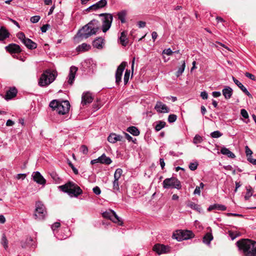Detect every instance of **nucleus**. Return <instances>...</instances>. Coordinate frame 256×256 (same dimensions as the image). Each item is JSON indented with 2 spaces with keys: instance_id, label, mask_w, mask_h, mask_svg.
<instances>
[{
  "instance_id": "10",
  "label": "nucleus",
  "mask_w": 256,
  "mask_h": 256,
  "mask_svg": "<svg viewBox=\"0 0 256 256\" xmlns=\"http://www.w3.org/2000/svg\"><path fill=\"white\" fill-rule=\"evenodd\" d=\"M103 217L110 219L113 222L118 224L119 225L122 226L123 224L120 218L118 216L116 212L112 210H109L102 213Z\"/></svg>"
},
{
  "instance_id": "39",
  "label": "nucleus",
  "mask_w": 256,
  "mask_h": 256,
  "mask_svg": "<svg viewBox=\"0 0 256 256\" xmlns=\"http://www.w3.org/2000/svg\"><path fill=\"white\" fill-rule=\"evenodd\" d=\"M202 137L198 134H196L193 140V142L194 144H198L201 143L202 142Z\"/></svg>"
},
{
  "instance_id": "16",
  "label": "nucleus",
  "mask_w": 256,
  "mask_h": 256,
  "mask_svg": "<svg viewBox=\"0 0 256 256\" xmlns=\"http://www.w3.org/2000/svg\"><path fill=\"white\" fill-rule=\"evenodd\" d=\"M107 4L106 0H100L92 4L87 8V10L90 11V10H96L99 8H101L106 6Z\"/></svg>"
},
{
  "instance_id": "37",
  "label": "nucleus",
  "mask_w": 256,
  "mask_h": 256,
  "mask_svg": "<svg viewBox=\"0 0 256 256\" xmlns=\"http://www.w3.org/2000/svg\"><path fill=\"white\" fill-rule=\"evenodd\" d=\"M113 184V192L114 193H116L120 191V186H119V181L118 180H114L112 182Z\"/></svg>"
},
{
  "instance_id": "44",
  "label": "nucleus",
  "mask_w": 256,
  "mask_h": 256,
  "mask_svg": "<svg viewBox=\"0 0 256 256\" xmlns=\"http://www.w3.org/2000/svg\"><path fill=\"white\" fill-rule=\"evenodd\" d=\"M177 118V116L174 114H170L168 117V122L170 123L174 122Z\"/></svg>"
},
{
  "instance_id": "46",
  "label": "nucleus",
  "mask_w": 256,
  "mask_h": 256,
  "mask_svg": "<svg viewBox=\"0 0 256 256\" xmlns=\"http://www.w3.org/2000/svg\"><path fill=\"white\" fill-rule=\"evenodd\" d=\"M198 164L196 162L190 163L189 168L192 170H196L198 168Z\"/></svg>"
},
{
  "instance_id": "57",
  "label": "nucleus",
  "mask_w": 256,
  "mask_h": 256,
  "mask_svg": "<svg viewBox=\"0 0 256 256\" xmlns=\"http://www.w3.org/2000/svg\"><path fill=\"white\" fill-rule=\"evenodd\" d=\"M69 165L71 167L72 169V170L74 172L77 174H78V170L74 166V165L72 164V162H69Z\"/></svg>"
},
{
  "instance_id": "45",
  "label": "nucleus",
  "mask_w": 256,
  "mask_h": 256,
  "mask_svg": "<svg viewBox=\"0 0 256 256\" xmlns=\"http://www.w3.org/2000/svg\"><path fill=\"white\" fill-rule=\"evenodd\" d=\"M40 18V16H34L31 17L30 20L32 23H36L38 22Z\"/></svg>"
},
{
  "instance_id": "15",
  "label": "nucleus",
  "mask_w": 256,
  "mask_h": 256,
  "mask_svg": "<svg viewBox=\"0 0 256 256\" xmlns=\"http://www.w3.org/2000/svg\"><path fill=\"white\" fill-rule=\"evenodd\" d=\"M78 70V68L74 66H72L70 68V73L68 76V82L72 85L75 78L76 74Z\"/></svg>"
},
{
  "instance_id": "32",
  "label": "nucleus",
  "mask_w": 256,
  "mask_h": 256,
  "mask_svg": "<svg viewBox=\"0 0 256 256\" xmlns=\"http://www.w3.org/2000/svg\"><path fill=\"white\" fill-rule=\"evenodd\" d=\"M90 46L89 44L86 43H83L80 45H79L76 48V50L78 52H84L88 50L90 48Z\"/></svg>"
},
{
  "instance_id": "2",
  "label": "nucleus",
  "mask_w": 256,
  "mask_h": 256,
  "mask_svg": "<svg viewBox=\"0 0 256 256\" xmlns=\"http://www.w3.org/2000/svg\"><path fill=\"white\" fill-rule=\"evenodd\" d=\"M236 245L244 256H256V242L241 239L236 242Z\"/></svg>"
},
{
  "instance_id": "48",
  "label": "nucleus",
  "mask_w": 256,
  "mask_h": 256,
  "mask_svg": "<svg viewBox=\"0 0 256 256\" xmlns=\"http://www.w3.org/2000/svg\"><path fill=\"white\" fill-rule=\"evenodd\" d=\"M240 114L244 118H248V113L245 109H242L240 110Z\"/></svg>"
},
{
  "instance_id": "21",
  "label": "nucleus",
  "mask_w": 256,
  "mask_h": 256,
  "mask_svg": "<svg viewBox=\"0 0 256 256\" xmlns=\"http://www.w3.org/2000/svg\"><path fill=\"white\" fill-rule=\"evenodd\" d=\"M17 92V90L15 88H11L7 91L5 98L7 100H10L16 96Z\"/></svg>"
},
{
  "instance_id": "53",
  "label": "nucleus",
  "mask_w": 256,
  "mask_h": 256,
  "mask_svg": "<svg viewBox=\"0 0 256 256\" xmlns=\"http://www.w3.org/2000/svg\"><path fill=\"white\" fill-rule=\"evenodd\" d=\"M60 224L58 222H54L52 226V229L54 231L57 228H58L60 227Z\"/></svg>"
},
{
  "instance_id": "42",
  "label": "nucleus",
  "mask_w": 256,
  "mask_h": 256,
  "mask_svg": "<svg viewBox=\"0 0 256 256\" xmlns=\"http://www.w3.org/2000/svg\"><path fill=\"white\" fill-rule=\"evenodd\" d=\"M130 70H126L125 72L124 76V84H126L129 80L130 78Z\"/></svg>"
},
{
  "instance_id": "63",
  "label": "nucleus",
  "mask_w": 256,
  "mask_h": 256,
  "mask_svg": "<svg viewBox=\"0 0 256 256\" xmlns=\"http://www.w3.org/2000/svg\"><path fill=\"white\" fill-rule=\"evenodd\" d=\"M14 122L11 120H8L6 122V126H12L14 124Z\"/></svg>"
},
{
  "instance_id": "17",
  "label": "nucleus",
  "mask_w": 256,
  "mask_h": 256,
  "mask_svg": "<svg viewBox=\"0 0 256 256\" xmlns=\"http://www.w3.org/2000/svg\"><path fill=\"white\" fill-rule=\"evenodd\" d=\"M6 50L10 53H19L21 52L20 46L15 44H11L6 46Z\"/></svg>"
},
{
  "instance_id": "3",
  "label": "nucleus",
  "mask_w": 256,
  "mask_h": 256,
  "mask_svg": "<svg viewBox=\"0 0 256 256\" xmlns=\"http://www.w3.org/2000/svg\"><path fill=\"white\" fill-rule=\"evenodd\" d=\"M58 76L57 72L51 69L44 70L41 74L38 82L40 87H46L52 84Z\"/></svg>"
},
{
  "instance_id": "29",
  "label": "nucleus",
  "mask_w": 256,
  "mask_h": 256,
  "mask_svg": "<svg viewBox=\"0 0 256 256\" xmlns=\"http://www.w3.org/2000/svg\"><path fill=\"white\" fill-rule=\"evenodd\" d=\"M100 163L102 164H110L112 162L111 159L106 156L105 154H102L100 156Z\"/></svg>"
},
{
  "instance_id": "51",
  "label": "nucleus",
  "mask_w": 256,
  "mask_h": 256,
  "mask_svg": "<svg viewBox=\"0 0 256 256\" xmlns=\"http://www.w3.org/2000/svg\"><path fill=\"white\" fill-rule=\"evenodd\" d=\"M174 52L170 48L165 49L162 51V54H166L168 56H170Z\"/></svg>"
},
{
  "instance_id": "8",
  "label": "nucleus",
  "mask_w": 256,
  "mask_h": 256,
  "mask_svg": "<svg viewBox=\"0 0 256 256\" xmlns=\"http://www.w3.org/2000/svg\"><path fill=\"white\" fill-rule=\"evenodd\" d=\"M100 16H104L102 20V30L104 32L108 31L111 26L113 20V16L110 14H100Z\"/></svg>"
},
{
  "instance_id": "62",
  "label": "nucleus",
  "mask_w": 256,
  "mask_h": 256,
  "mask_svg": "<svg viewBox=\"0 0 256 256\" xmlns=\"http://www.w3.org/2000/svg\"><path fill=\"white\" fill-rule=\"evenodd\" d=\"M26 177V174H18L17 176H16V178L18 179H22L24 180L25 178Z\"/></svg>"
},
{
  "instance_id": "41",
  "label": "nucleus",
  "mask_w": 256,
  "mask_h": 256,
  "mask_svg": "<svg viewBox=\"0 0 256 256\" xmlns=\"http://www.w3.org/2000/svg\"><path fill=\"white\" fill-rule=\"evenodd\" d=\"M222 134L221 133L220 131L216 130L214 131V132H212L210 134V136L212 138H218L222 136Z\"/></svg>"
},
{
  "instance_id": "43",
  "label": "nucleus",
  "mask_w": 256,
  "mask_h": 256,
  "mask_svg": "<svg viewBox=\"0 0 256 256\" xmlns=\"http://www.w3.org/2000/svg\"><path fill=\"white\" fill-rule=\"evenodd\" d=\"M17 38L20 40V41L23 42L25 40H26L27 38L26 37L25 34L24 33L20 32L17 34L16 35Z\"/></svg>"
},
{
  "instance_id": "24",
  "label": "nucleus",
  "mask_w": 256,
  "mask_h": 256,
  "mask_svg": "<svg viewBox=\"0 0 256 256\" xmlns=\"http://www.w3.org/2000/svg\"><path fill=\"white\" fill-rule=\"evenodd\" d=\"M119 40L120 44L123 46H126L128 43V38H127V32L123 31L122 32H121Z\"/></svg>"
},
{
  "instance_id": "58",
  "label": "nucleus",
  "mask_w": 256,
  "mask_h": 256,
  "mask_svg": "<svg viewBox=\"0 0 256 256\" xmlns=\"http://www.w3.org/2000/svg\"><path fill=\"white\" fill-rule=\"evenodd\" d=\"M245 76L250 78V79L252 80H254V78H255V76H254V75L249 73V72H246L245 74Z\"/></svg>"
},
{
  "instance_id": "27",
  "label": "nucleus",
  "mask_w": 256,
  "mask_h": 256,
  "mask_svg": "<svg viewBox=\"0 0 256 256\" xmlns=\"http://www.w3.org/2000/svg\"><path fill=\"white\" fill-rule=\"evenodd\" d=\"M10 34L8 31L4 28H0V40H3L9 37Z\"/></svg>"
},
{
  "instance_id": "50",
  "label": "nucleus",
  "mask_w": 256,
  "mask_h": 256,
  "mask_svg": "<svg viewBox=\"0 0 256 256\" xmlns=\"http://www.w3.org/2000/svg\"><path fill=\"white\" fill-rule=\"evenodd\" d=\"M245 148H246V156L251 158L252 154V152L248 148V146H246Z\"/></svg>"
},
{
  "instance_id": "49",
  "label": "nucleus",
  "mask_w": 256,
  "mask_h": 256,
  "mask_svg": "<svg viewBox=\"0 0 256 256\" xmlns=\"http://www.w3.org/2000/svg\"><path fill=\"white\" fill-rule=\"evenodd\" d=\"M126 138L129 142L132 141L134 143H136V139H134L129 134L124 132Z\"/></svg>"
},
{
  "instance_id": "31",
  "label": "nucleus",
  "mask_w": 256,
  "mask_h": 256,
  "mask_svg": "<svg viewBox=\"0 0 256 256\" xmlns=\"http://www.w3.org/2000/svg\"><path fill=\"white\" fill-rule=\"evenodd\" d=\"M127 14L126 10H122L118 12L117 14L118 18L120 20L122 23H124L126 22V16Z\"/></svg>"
},
{
  "instance_id": "47",
  "label": "nucleus",
  "mask_w": 256,
  "mask_h": 256,
  "mask_svg": "<svg viewBox=\"0 0 256 256\" xmlns=\"http://www.w3.org/2000/svg\"><path fill=\"white\" fill-rule=\"evenodd\" d=\"M80 150L84 154H86L88 152V148L86 145H82L80 146Z\"/></svg>"
},
{
  "instance_id": "6",
  "label": "nucleus",
  "mask_w": 256,
  "mask_h": 256,
  "mask_svg": "<svg viewBox=\"0 0 256 256\" xmlns=\"http://www.w3.org/2000/svg\"><path fill=\"white\" fill-rule=\"evenodd\" d=\"M162 186L164 188H182V184L180 181L175 177L166 178L162 182Z\"/></svg>"
},
{
  "instance_id": "14",
  "label": "nucleus",
  "mask_w": 256,
  "mask_h": 256,
  "mask_svg": "<svg viewBox=\"0 0 256 256\" xmlns=\"http://www.w3.org/2000/svg\"><path fill=\"white\" fill-rule=\"evenodd\" d=\"M32 176L34 181L38 184H44L46 182V180L38 172H34Z\"/></svg>"
},
{
  "instance_id": "28",
  "label": "nucleus",
  "mask_w": 256,
  "mask_h": 256,
  "mask_svg": "<svg viewBox=\"0 0 256 256\" xmlns=\"http://www.w3.org/2000/svg\"><path fill=\"white\" fill-rule=\"evenodd\" d=\"M220 152L222 154L226 155L229 158H234L236 157L235 154L233 152L225 147L221 148Z\"/></svg>"
},
{
  "instance_id": "61",
  "label": "nucleus",
  "mask_w": 256,
  "mask_h": 256,
  "mask_svg": "<svg viewBox=\"0 0 256 256\" xmlns=\"http://www.w3.org/2000/svg\"><path fill=\"white\" fill-rule=\"evenodd\" d=\"M248 160L254 165H256V159L252 158L250 157H248Z\"/></svg>"
},
{
  "instance_id": "55",
  "label": "nucleus",
  "mask_w": 256,
  "mask_h": 256,
  "mask_svg": "<svg viewBox=\"0 0 256 256\" xmlns=\"http://www.w3.org/2000/svg\"><path fill=\"white\" fill-rule=\"evenodd\" d=\"M200 96L202 97V99L206 100L208 98V93L206 92H205V91L202 92L200 93Z\"/></svg>"
},
{
  "instance_id": "34",
  "label": "nucleus",
  "mask_w": 256,
  "mask_h": 256,
  "mask_svg": "<svg viewBox=\"0 0 256 256\" xmlns=\"http://www.w3.org/2000/svg\"><path fill=\"white\" fill-rule=\"evenodd\" d=\"M187 206L191 208L192 209L196 210L197 211L200 212V208L199 205L195 204L192 202H188L186 204Z\"/></svg>"
},
{
  "instance_id": "59",
  "label": "nucleus",
  "mask_w": 256,
  "mask_h": 256,
  "mask_svg": "<svg viewBox=\"0 0 256 256\" xmlns=\"http://www.w3.org/2000/svg\"><path fill=\"white\" fill-rule=\"evenodd\" d=\"M194 194H198L200 195V187L196 186L194 192Z\"/></svg>"
},
{
  "instance_id": "25",
  "label": "nucleus",
  "mask_w": 256,
  "mask_h": 256,
  "mask_svg": "<svg viewBox=\"0 0 256 256\" xmlns=\"http://www.w3.org/2000/svg\"><path fill=\"white\" fill-rule=\"evenodd\" d=\"M104 39L102 38H98L93 41L94 47L98 49H102L103 48Z\"/></svg>"
},
{
  "instance_id": "22",
  "label": "nucleus",
  "mask_w": 256,
  "mask_h": 256,
  "mask_svg": "<svg viewBox=\"0 0 256 256\" xmlns=\"http://www.w3.org/2000/svg\"><path fill=\"white\" fill-rule=\"evenodd\" d=\"M232 92V89L230 86H226L222 90V94L226 100L230 98Z\"/></svg>"
},
{
  "instance_id": "1",
  "label": "nucleus",
  "mask_w": 256,
  "mask_h": 256,
  "mask_svg": "<svg viewBox=\"0 0 256 256\" xmlns=\"http://www.w3.org/2000/svg\"><path fill=\"white\" fill-rule=\"evenodd\" d=\"M99 30V22L93 20L78 30L74 38H80L81 40L87 38L94 34H96Z\"/></svg>"
},
{
  "instance_id": "12",
  "label": "nucleus",
  "mask_w": 256,
  "mask_h": 256,
  "mask_svg": "<svg viewBox=\"0 0 256 256\" xmlns=\"http://www.w3.org/2000/svg\"><path fill=\"white\" fill-rule=\"evenodd\" d=\"M126 65V62H122L121 64L118 66L115 76H116V84H118L119 83L121 82L122 76V72L125 68V67Z\"/></svg>"
},
{
  "instance_id": "33",
  "label": "nucleus",
  "mask_w": 256,
  "mask_h": 256,
  "mask_svg": "<svg viewBox=\"0 0 256 256\" xmlns=\"http://www.w3.org/2000/svg\"><path fill=\"white\" fill-rule=\"evenodd\" d=\"M166 123L163 121H158L156 122V126H154L155 130L156 132L160 131L166 126Z\"/></svg>"
},
{
  "instance_id": "56",
  "label": "nucleus",
  "mask_w": 256,
  "mask_h": 256,
  "mask_svg": "<svg viewBox=\"0 0 256 256\" xmlns=\"http://www.w3.org/2000/svg\"><path fill=\"white\" fill-rule=\"evenodd\" d=\"M146 23L143 21H139L138 22V26L140 28H142L146 26Z\"/></svg>"
},
{
  "instance_id": "23",
  "label": "nucleus",
  "mask_w": 256,
  "mask_h": 256,
  "mask_svg": "<svg viewBox=\"0 0 256 256\" xmlns=\"http://www.w3.org/2000/svg\"><path fill=\"white\" fill-rule=\"evenodd\" d=\"M22 43L27 48L30 50L35 49L37 47V44L28 38L25 40Z\"/></svg>"
},
{
  "instance_id": "19",
  "label": "nucleus",
  "mask_w": 256,
  "mask_h": 256,
  "mask_svg": "<svg viewBox=\"0 0 256 256\" xmlns=\"http://www.w3.org/2000/svg\"><path fill=\"white\" fill-rule=\"evenodd\" d=\"M82 104L83 105H86L88 104H90L92 102L93 100L91 94L88 92H84L82 94Z\"/></svg>"
},
{
  "instance_id": "26",
  "label": "nucleus",
  "mask_w": 256,
  "mask_h": 256,
  "mask_svg": "<svg viewBox=\"0 0 256 256\" xmlns=\"http://www.w3.org/2000/svg\"><path fill=\"white\" fill-rule=\"evenodd\" d=\"M226 207L224 205L220 204H214L213 205L210 206L208 207V211H210L212 210H218L224 211V210H226Z\"/></svg>"
},
{
  "instance_id": "35",
  "label": "nucleus",
  "mask_w": 256,
  "mask_h": 256,
  "mask_svg": "<svg viewBox=\"0 0 256 256\" xmlns=\"http://www.w3.org/2000/svg\"><path fill=\"white\" fill-rule=\"evenodd\" d=\"M212 238V234L210 233H207L203 238V242L206 244H210Z\"/></svg>"
},
{
  "instance_id": "30",
  "label": "nucleus",
  "mask_w": 256,
  "mask_h": 256,
  "mask_svg": "<svg viewBox=\"0 0 256 256\" xmlns=\"http://www.w3.org/2000/svg\"><path fill=\"white\" fill-rule=\"evenodd\" d=\"M126 130L134 136H138L140 133L138 128L134 126L128 127Z\"/></svg>"
},
{
  "instance_id": "60",
  "label": "nucleus",
  "mask_w": 256,
  "mask_h": 256,
  "mask_svg": "<svg viewBox=\"0 0 256 256\" xmlns=\"http://www.w3.org/2000/svg\"><path fill=\"white\" fill-rule=\"evenodd\" d=\"M212 95L214 98H218L220 96L221 93L220 92H214L212 93Z\"/></svg>"
},
{
  "instance_id": "11",
  "label": "nucleus",
  "mask_w": 256,
  "mask_h": 256,
  "mask_svg": "<svg viewBox=\"0 0 256 256\" xmlns=\"http://www.w3.org/2000/svg\"><path fill=\"white\" fill-rule=\"evenodd\" d=\"M152 250L158 255L166 254L170 252V248L164 244H157L152 248Z\"/></svg>"
},
{
  "instance_id": "4",
  "label": "nucleus",
  "mask_w": 256,
  "mask_h": 256,
  "mask_svg": "<svg viewBox=\"0 0 256 256\" xmlns=\"http://www.w3.org/2000/svg\"><path fill=\"white\" fill-rule=\"evenodd\" d=\"M49 106L59 114L64 115L67 114L70 108V104L68 100L62 102L53 100L50 103Z\"/></svg>"
},
{
  "instance_id": "5",
  "label": "nucleus",
  "mask_w": 256,
  "mask_h": 256,
  "mask_svg": "<svg viewBox=\"0 0 256 256\" xmlns=\"http://www.w3.org/2000/svg\"><path fill=\"white\" fill-rule=\"evenodd\" d=\"M59 188L64 192L68 193L71 197H78L82 192L78 185L72 182H68L64 185L60 186Z\"/></svg>"
},
{
  "instance_id": "20",
  "label": "nucleus",
  "mask_w": 256,
  "mask_h": 256,
  "mask_svg": "<svg viewBox=\"0 0 256 256\" xmlns=\"http://www.w3.org/2000/svg\"><path fill=\"white\" fill-rule=\"evenodd\" d=\"M232 80L236 85L248 96L252 97V94L248 92L247 89L243 86V84L236 80L234 76L232 77Z\"/></svg>"
},
{
  "instance_id": "52",
  "label": "nucleus",
  "mask_w": 256,
  "mask_h": 256,
  "mask_svg": "<svg viewBox=\"0 0 256 256\" xmlns=\"http://www.w3.org/2000/svg\"><path fill=\"white\" fill-rule=\"evenodd\" d=\"M93 192L96 195H99L101 192L100 188L97 186L93 188Z\"/></svg>"
},
{
  "instance_id": "7",
  "label": "nucleus",
  "mask_w": 256,
  "mask_h": 256,
  "mask_svg": "<svg viewBox=\"0 0 256 256\" xmlns=\"http://www.w3.org/2000/svg\"><path fill=\"white\" fill-rule=\"evenodd\" d=\"M46 214V212L44 205L40 202H36L34 214L35 219L42 220L45 218Z\"/></svg>"
},
{
  "instance_id": "38",
  "label": "nucleus",
  "mask_w": 256,
  "mask_h": 256,
  "mask_svg": "<svg viewBox=\"0 0 256 256\" xmlns=\"http://www.w3.org/2000/svg\"><path fill=\"white\" fill-rule=\"evenodd\" d=\"M122 173V170L121 168H117L114 174V180H119Z\"/></svg>"
},
{
  "instance_id": "18",
  "label": "nucleus",
  "mask_w": 256,
  "mask_h": 256,
  "mask_svg": "<svg viewBox=\"0 0 256 256\" xmlns=\"http://www.w3.org/2000/svg\"><path fill=\"white\" fill-rule=\"evenodd\" d=\"M123 137L115 133H111L108 138V140L110 143H116L118 141H123Z\"/></svg>"
},
{
  "instance_id": "40",
  "label": "nucleus",
  "mask_w": 256,
  "mask_h": 256,
  "mask_svg": "<svg viewBox=\"0 0 256 256\" xmlns=\"http://www.w3.org/2000/svg\"><path fill=\"white\" fill-rule=\"evenodd\" d=\"M2 244L4 248L6 250L8 248V241L5 235H3L2 238Z\"/></svg>"
},
{
  "instance_id": "36",
  "label": "nucleus",
  "mask_w": 256,
  "mask_h": 256,
  "mask_svg": "<svg viewBox=\"0 0 256 256\" xmlns=\"http://www.w3.org/2000/svg\"><path fill=\"white\" fill-rule=\"evenodd\" d=\"M185 67H186V63H185L184 61H183L182 65L178 68V70L176 72V77H179L180 76H181L182 74L184 72Z\"/></svg>"
},
{
  "instance_id": "13",
  "label": "nucleus",
  "mask_w": 256,
  "mask_h": 256,
  "mask_svg": "<svg viewBox=\"0 0 256 256\" xmlns=\"http://www.w3.org/2000/svg\"><path fill=\"white\" fill-rule=\"evenodd\" d=\"M154 108L158 112L160 113H168L170 112L169 108L160 101L156 102Z\"/></svg>"
},
{
  "instance_id": "54",
  "label": "nucleus",
  "mask_w": 256,
  "mask_h": 256,
  "mask_svg": "<svg viewBox=\"0 0 256 256\" xmlns=\"http://www.w3.org/2000/svg\"><path fill=\"white\" fill-rule=\"evenodd\" d=\"M49 27V24H46L43 25L40 28L42 32H46Z\"/></svg>"
},
{
  "instance_id": "9",
  "label": "nucleus",
  "mask_w": 256,
  "mask_h": 256,
  "mask_svg": "<svg viewBox=\"0 0 256 256\" xmlns=\"http://www.w3.org/2000/svg\"><path fill=\"white\" fill-rule=\"evenodd\" d=\"M194 234L190 230H178L174 234L173 236L178 241L182 240H188L194 237Z\"/></svg>"
},
{
  "instance_id": "64",
  "label": "nucleus",
  "mask_w": 256,
  "mask_h": 256,
  "mask_svg": "<svg viewBox=\"0 0 256 256\" xmlns=\"http://www.w3.org/2000/svg\"><path fill=\"white\" fill-rule=\"evenodd\" d=\"M152 36L153 41L154 42L158 37V34H157L156 32H153L152 34Z\"/></svg>"
}]
</instances>
